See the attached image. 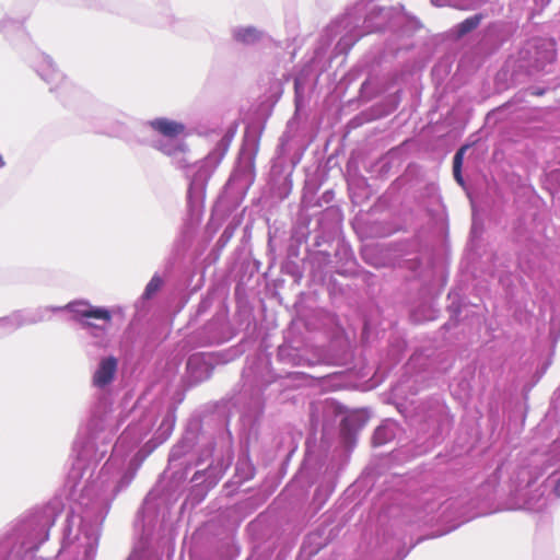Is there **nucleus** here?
<instances>
[{
  "instance_id": "nucleus-1",
  "label": "nucleus",
  "mask_w": 560,
  "mask_h": 560,
  "mask_svg": "<svg viewBox=\"0 0 560 560\" xmlns=\"http://www.w3.org/2000/svg\"><path fill=\"white\" fill-rule=\"evenodd\" d=\"M150 127L167 139H174L183 135L186 127L183 122L168 118H155L149 122Z\"/></svg>"
},
{
  "instance_id": "nucleus-2",
  "label": "nucleus",
  "mask_w": 560,
  "mask_h": 560,
  "mask_svg": "<svg viewBox=\"0 0 560 560\" xmlns=\"http://www.w3.org/2000/svg\"><path fill=\"white\" fill-rule=\"evenodd\" d=\"M117 370V360L114 357L103 359L94 373L93 383L98 387L109 384Z\"/></svg>"
},
{
  "instance_id": "nucleus-3",
  "label": "nucleus",
  "mask_w": 560,
  "mask_h": 560,
  "mask_svg": "<svg viewBox=\"0 0 560 560\" xmlns=\"http://www.w3.org/2000/svg\"><path fill=\"white\" fill-rule=\"evenodd\" d=\"M536 49L535 67L542 68L546 63L555 61L557 50L555 44L548 40H538L534 45Z\"/></svg>"
},
{
  "instance_id": "nucleus-4",
  "label": "nucleus",
  "mask_w": 560,
  "mask_h": 560,
  "mask_svg": "<svg viewBox=\"0 0 560 560\" xmlns=\"http://www.w3.org/2000/svg\"><path fill=\"white\" fill-rule=\"evenodd\" d=\"M71 308L81 317L102 319L106 323L112 319V314L106 308L94 307L84 303L71 305Z\"/></svg>"
},
{
  "instance_id": "nucleus-5",
  "label": "nucleus",
  "mask_w": 560,
  "mask_h": 560,
  "mask_svg": "<svg viewBox=\"0 0 560 560\" xmlns=\"http://www.w3.org/2000/svg\"><path fill=\"white\" fill-rule=\"evenodd\" d=\"M39 73L42 78L50 84H54L51 91L57 89L62 81H65V75L60 73L55 67L51 60L44 59L42 65L39 66Z\"/></svg>"
},
{
  "instance_id": "nucleus-6",
  "label": "nucleus",
  "mask_w": 560,
  "mask_h": 560,
  "mask_svg": "<svg viewBox=\"0 0 560 560\" xmlns=\"http://www.w3.org/2000/svg\"><path fill=\"white\" fill-rule=\"evenodd\" d=\"M480 22H481L480 15H474V16L467 18L466 20H464L462 23H459L457 25V36L463 37L464 35L470 33L471 31H474L475 28L478 27Z\"/></svg>"
},
{
  "instance_id": "nucleus-7",
  "label": "nucleus",
  "mask_w": 560,
  "mask_h": 560,
  "mask_svg": "<svg viewBox=\"0 0 560 560\" xmlns=\"http://www.w3.org/2000/svg\"><path fill=\"white\" fill-rule=\"evenodd\" d=\"M235 38L241 43L252 44L260 38V33L254 27H245L236 32Z\"/></svg>"
},
{
  "instance_id": "nucleus-8",
  "label": "nucleus",
  "mask_w": 560,
  "mask_h": 560,
  "mask_svg": "<svg viewBox=\"0 0 560 560\" xmlns=\"http://www.w3.org/2000/svg\"><path fill=\"white\" fill-rule=\"evenodd\" d=\"M162 285V280L159 277H153L150 282L145 287L144 295L145 298H151L155 292L160 290Z\"/></svg>"
},
{
  "instance_id": "nucleus-9",
  "label": "nucleus",
  "mask_w": 560,
  "mask_h": 560,
  "mask_svg": "<svg viewBox=\"0 0 560 560\" xmlns=\"http://www.w3.org/2000/svg\"><path fill=\"white\" fill-rule=\"evenodd\" d=\"M467 148H468L467 145H464L455 153L454 159H453V168H462L464 153Z\"/></svg>"
},
{
  "instance_id": "nucleus-10",
  "label": "nucleus",
  "mask_w": 560,
  "mask_h": 560,
  "mask_svg": "<svg viewBox=\"0 0 560 560\" xmlns=\"http://www.w3.org/2000/svg\"><path fill=\"white\" fill-rule=\"evenodd\" d=\"M385 431H386L385 428L380 427L376 429L374 436H373L374 444L380 445L385 442V436H384Z\"/></svg>"
},
{
  "instance_id": "nucleus-11",
  "label": "nucleus",
  "mask_w": 560,
  "mask_h": 560,
  "mask_svg": "<svg viewBox=\"0 0 560 560\" xmlns=\"http://www.w3.org/2000/svg\"><path fill=\"white\" fill-rule=\"evenodd\" d=\"M453 175L455 180L460 185L464 186V179L462 176V168H453Z\"/></svg>"
},
{
  "instance_id": "nucleus-12",
  "label": "nucleus",
  "mask_w": 560,
  "mask_h": 560,
  "mask_svg": "<svg viewBox=\"0 0 560 560\" xmlns=\"http://www.w3.org/2000/svg\"><path fill=\"white\" fill-rule=\"evenodd\" d=\"M555 493L557 494V497H560V479L558 480L555 487Z\"/></svg>"
}]
</instances>
